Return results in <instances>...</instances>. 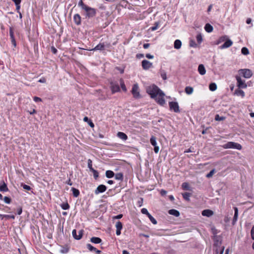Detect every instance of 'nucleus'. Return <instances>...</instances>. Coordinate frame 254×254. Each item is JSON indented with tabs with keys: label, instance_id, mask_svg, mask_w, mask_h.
<instances>
[{
	"label": "nucleus",
	"instance_id": "f257e3e1",
	"mask_svg": "<svg viewBox=\"0 0 254 254\" xmlns=\"http://www.w3.org/2000/svg\"><path fill=\"white\" fill-rule=\"evenodd\" d=\"M147 93L160 105L165 104V93L155 84H153L146 88Z\"/></svg>",
	"mask_w": 254,
	"mask_h": 254
},
{
	"label": "nucleus",
	"instance_id": "f03ea898",
	"mask_svg": "<svg viewBox=\"0 0 254 254\" xmlns=\"http://www.w3.org/2000/svg\"><path fill=\"white\" fill-rule=\"evenodd\" d=\"M86 11L85 14L86 18H91L95 16L97 13V9L94 8H92L88 6L85 9H84Z\"/></svg>",
	"mask_w": 254,
	"mask_h": 254
},
{
	"label": "nucleus",
	"instance_id": "7ed1b4c3",
	"mask_svg": "<svg viewBox=\"0 0 254 254\" xmlns=\"http://www.w3.org/2000/svg\"><path fill=\"white\" fill-rule=\"evenodd\" d=\"M224 148H234L238 150H241L242 149V145L236 142L229 141L224 144L223 146Z\"/></svg>",
	"mask_w": 254,
	"mask_h": 254
},
{
	"label": "nucleus",
	"instance_id": "20e7f679",
	"mask_svg": "<svg viewBox=\"0 0 254 254\" xmlns=\"http://www.w3.org/2000/svg\"><path fill=\"white\" fill-rule=\"evenodd\" d=\"M131 92L134 98L139 99L141 98V95L139 92V87L137 84L133 85Z\"/></svg>",
	"mask_w": 254,
	"mask_h": 254
},
{
	"label": "nucleus",
	"instance_id": "39448f33",
	"mask_svg": "<svg viewBox=\"0 0 254 254\" xmlns=\"http://www.w3.org/2000/svg\"><path fill=\"white\" fill-rule=\"evenodd\" d=\"M239 73L240 75L245 78H250L253 75L252 71L249 69H241L239 70Z\"/></svg>",
	"mask_w": 254,
	"mask_h": 254
},
{
	"label": "nucleus",
	"instance_id": "423d86ee",
	"mask_svg": "<svg viewBox=\"0 0 254 254\" xmlns=\"http://www.w3.org/2000/svg\"><path fill=\"white\" fill-rule=\"evenodd\" d=\"M170 110L175 113H180V110L179 104L177 102L171 101L169 102Z\"/></svg>",
	"mask_w": 254,
	"mask_h": 254
},
{
	"label": "nucleus",
	"instance_id": "0eeeda50",
	"mask_svg": "<svg viewBox=\"0 0 254 254\" xmlns=\"http://www.w3.org/2000/svg\"><path fill=\"white\" fill-rule=\"evenodd\" d=\"M83 233L84 230L83 229H81L78 232V235H77L76 230L75 229H74L72 230V235L74 239L79 240L82 238Z\"/></svg>",
	"mask_w": 254,
	"mask_h": 254
},
{
	"label": "nucleus",
	"instance_id": "6e6552de",
	"mask_svg": "<svg viewBox=\"0 0 254 254\" xmlns=\"http://www.w3.org/2000/svg\"><path fill=\"white\" fill-rule=\"evenodd\" d=\"M110 47H111L110 43H107L106 44H105L104 43H100L94 48H93L92 49V50H93V51H97V50L103 51L105 49V47L110 48Z\"/></svg>",
	"mask_w": 254,
	"mask_h": 254
},
{
	"label": "nucleus",
	"instance_id": "1a4fd4ad",
	"mask_svg": "<svg viewBox=\"0 0 254 254\" xmlns=\"http://www.w3.org/2000/svg\"><path fill=\"white\" fill-rule=\"evenodd\" d=\"M9 36L12 45L14 46V47H16V42L14 35V30L12 27H10L9 28Z\"/></svg>",
	"mask_w": 254,
	"mask_h": 254
},
{
	"label": "nucleus",
	"instance_id": "9d476101",
	"mask_svg": "<svg viewBox=\"0 0 254 254\" xmlns=\"http://www.w3.org/2000/svg\"><path fill=\"white\" fill-rule=\"evenodd\" d=\"M236 78L237 81V85L239 88H244L247 87L245 81H243L240 76L237 75Z\"/></svg>",
	"mask_w": 254,
	"mask_h": 254
},
{
	"label": "nucleus",
	"instance_id": "9b49d317",
	"mask_svg": "<svg viewBox=\"0 0 254 254\" xmlns=\"http://www.w3.org/2000/svg\"><path fill=\"white\" fill-rule=\"evenodd\" d=\"M141 65L143 69L147 70L152 67V64L146 60H144L141 62Z\"/></svg>",
	"mask_w": 254,
	"mask_h": 254
},
{
	"label": "nucleus",
	"instance_id": "f8f14e48",
	"mask_svg": "<svg viewBox=\"0 0 254 254\" xmlns=\"http://www.w3.org/2000/svg\"><path fill=\"white\" fill-rule=\"evenodd\" d=\"M107 190V187L104 185H100L95 190V193L97 194L99 193L105 192Z\"/></svg>",
	"mask_w": 254,
	"mask_h": 254
},
{
	"label": "nucleus",
	"instance_id": "ddd939ff",
	"mask_svg": "<svg viewBox=\"0 0 254 254\" xmlns=\"http://www.w3.org/2000/svg\"><path fill=\"white\" fill-rule=\"evenodd\" d=\"M225 41V43L220 46V49H223L228 48L231 47L233 44V42L228 38Z\"/></svg>",
	"mask_w": 254,
	"mask_h": 254
},
{
	"label": "nucleus",
	"instance_id": "4468645a",
	"mask_svg": "<svg viewBox=\"0 0 254 254\" xmlns=\"http://www.w3.org/2000/svg\"><path fill=\"white\" fill-rule=\"evenodd\" d=\"M73 21L76 25H80L81 23V17L80 15L76 13L73 16Z\"/></svg>",
	"mask_w": 254,
	"mask_h": 254
},
{
	"label": "nucleus",
	"instance_id": "2eb2a0df",
	"mask_svg": "<svg viewBox=\"0 0 254 254\" xmlns=\"http://www.w3.org/2000/svg\"><path fill=\"white\" fill-rule=\"evenodd\" d=\"M111 89L113 94L119 92L120 90L119 85L118 84H114L113 83H111Z\"/></svg>",
	"mask_w": 254,
	"mask_h": 254
},
{
	"label": "nucleus",
	"instance_id": "dca6fc26",
	"mask_svg": "<svg viewBox=\"0 0 254 254\" xmlns=\"http://www.w3.org/2000/svg\"><path fill=\"white\" fill-rule=\"evenodd\" d=\"M201 214H202V215L203 216H206V217H209L213 215L214 212L211 210L205 209L202 211Z\"/></svg>",
	"mask_w": 254,
	"mask_h": 254
},
{
	"label": "nucleus",
	"instance_id": "f3484780",
	"mask_svg": "<svg viewBox=\"0 0 254 254\" xmlns=\"http://www.w3.org/2000/svg\"><path fill=\"white\" fill-rule=\"evenodd\" d=\"M234 209V215L233 218L232 224L233 225H234L237 221L238 217V209L237 207H235Z\"/></svg>",
	"mask_w": 254,
	"mask_h": 254
},
{
	"label": "nucleus",
	"instance_id": "a211bd4d",
	"mask_svg": "<svg viewBox=\"0 0 254 254\" xmlns=\"http://www.w3.org/2000/svg\"><path fill=\"white\" fill-rule=\"evenodd\" d=\"M213 240H214V245L215 246H218L219 245H221V239L220 238V237L219 236H214V238H213Z\"/></svg>",
	"mask_w": 254,
	"mask_h": 254
},
{
	"label": "nucleus",
	"instance_id": "6ab92c4d",
	"mask_svg": "<svg viewBox=\"0 0 254 254\" xmlns=\"http://www.w3.org/2000/svg\"><path fill=\"white\" fill-rule=\"evenodd\" d=\"M198 71L200 74L203 75L205 74L206 70L204 66L202 64H200L198 65Z\"/></svg>",
	"mask_w": 254,
	"mask_h": 254
},
{
	"label": "nucleus",
	"instance_id": "aec40b11",
	"mask_svg": "<svg viewBox=\"0 0 254 254\" xmlns=\"http://www.w3.org/2000/svg\"><path fill=\"white\" fill-rule=\"evenodd\" d=\"M168 213L169 214L174 215L176 217H179L180 215V212L178 210L174 209L169 210L168 211Z\"/></svg>",
	"mask_w": 254,
	"mask_h": 254
},
{
	"label": "nucleus",
	"instance_id": "412c9836",
	"mask_svg": "<svg viewBox=\"0 0 254 254\" xmlns=\"http://www.w3.org/2000/svg\"><path fill=\"white\" fill-rule=\"evenodd\" d=\"M234 94L237 96H241L242 97H244L245 96L244 92L239 88L235 90Z\"/></svg>",
	"mask_w": 254,
	"mask_h": 254
},
{
	"label": "nucleus",
	"instance_id": "4be33fe9",
	"mask_svg": "<svg viewBox=\"0 0 254 254\" xmlns=\"http://www.w3.org/2000/svg\"><path fill=\"white\" fill-rule=\"evenodd\" d=\"M117 136L123 140H126L127 139V135L123 132H118L117 133Z\"/></svg>",
	"mask_w": 254,
	"mask_h": 254
},
{
	"label": "nucleus",
	"instance_id": "5701e85b",
	"mask_svg": "<svg viewBox=\"0 0 254 254\" xmlns=\"http://www.w3.org/2000/svg\"><path fill=\"white\" fill-rule=\"evenodd\" d=\"M90 242L94 244H100L102 242V240L99 237H93L90 239Z\"/></svg>",
	"mask_w": 254,
	"mask_h": 254
},
{
	"label": "nucleus",
	"instance_id": "b1692460",
	"mask_svg": "<svg viewBox=\"0 0 254 254\" xmlns=\"http://www.w3.org/2000/svg\"><path fill=\"white\" fill-rule=\"evenodd\" d=\"M182 46V42L180 40H176L174 42V48L176 49H180Z\"/></svg>",
	"mask_w": 254,
	"mask_h": 254
},
{
	"label": "nucleus",
	"instance_id": "393cba45",
	"mask_svg": "<svg viewBox=\"0 0 254 254\" xmlns=\"http://www.w3.org/2000/svg\"><path fill=\"white\" fill-rule=\"evenodd\" d=\"M204 29H205V30L206 32H207L208 33H210V32H211L213 31V27L209 23H207V24H205V25L204 26Z\"/></svg>",
	"mask_w": 254,
	"mask_h": 254
},
{
	"label": "nucleus",
	"instance_id": "a878e982",
	"mask_svg": "<svg viewBox=\"0 0 254 254\" xmlns=\"http://www.w3.org/2000/svg\"><path fill=\"white\" fill-rule=\"evenodd\" d=\"M71 190L72 192V194L74 197H77L79 195L80 191L78 189L75 188H71Z\"/></svg>",
	"mask_w": 254,
	"mask_h": 254
},
{
	"label": "nucleus",
	"instance_id": "bb28decb",
	"mask_svg": "<svg viewBox=\"0 0 254 254\" xmlns=\"http://www.w3.org/2000/svg\"><path fill=\"white\" fill-rule=\"evenodd\" d=\"M191 193L188 192H186L183 193L182 194V195H183V197L184 199H185L186 200L188 201H190V197L191 196Z\"/></svg>",
	"mask_w": 254,
	"mask_h": 254
},
{
	"label": "nucleus",
	"instance_id": "cd10ccee",
	"mask_svg": "<svg viewBox=\"0 0 254 254\" xmlns=\"http://www.w3.org/2000/svg\"><path fill=\"white\" fill-rule=\"evenodd\" d=\"M115 176V173L111 170H107L106 172V176L108 178H112Z\"/></svg>",
	"mask_w": 254,
	"mask_h": 254
},
{
	"label": "nucleus",
	"instance_id": "c85d7f7f",
	"mask_svg": "<svg viewBox=\"0 0 254 254\" xmlns=\"http://www.w3.org/2000/svg\"><path fill=\"white\" fill-rule=\"evenodd\" d=\"M83 121L84 122H87L88 125L91 127H94V124L92 122V121L89 119L87 117H85L83 118Z\"/></svg>",
	"mask_w": 254,
	"mask_h": 254
},
{
	"label": "nucleus",
	"instance_id": "c756f323",
	"mask_svg": "<svg viewBox=\"0 0 254 254\" xmlns=\"http://www.w3.org/2000/svg\"><path fill=\"white\" fill-rule=\"evenodd\" d=\"M8 190V189L7 187L6 184L3 182V184L0 186V191L5 192Z\"/></svg>",
	"mask_w": 254,
	"mask_h": 254
},
{
	"label": "nucleus",
	"instance_id": "7c9ffc66",
	"mask_svg": "<svg viewBox=\"0 0 254 254\" xmlns=\"http://www.w3.org/2000/svg\"><path fill=\"white\" fill-rule=\"evenodd\" d=\"M185 91L187 94L190 95V94H191L193 92V89L192 87L187 86L185 88Z\"/></svg>",
	"mask_w": 254,
	"mask_h": 254
},
{
	"label": "nucleus",
	"instance_id": "2f4dec72",
	"mask_svg": "<svg viewBox=\"0 0 254 254\" xmlns=\"http://www.w3.org/2000/svg\"><path fill=\"white\" fill-rule=\"evenodd\" d=\"M115 177L116 180L123 181L124 179L123 174L119 173L115 175Z\"/></svg>",
	"mask_w": 254,
	"mask_h": 254
},
{
	"label": "nucleus",
	"instance_id": "473e14b6",
	"mask_svg": "<svg viewBox=\"0 0 254 254\" xmlns=\"http://www.w3.org/2000/svg\"><path fill=\"white\" fill-rule=\"evenodd\" d=\"M165 249L166 250V252L167 254H176V251L174 250L171 249L170 247H166Z\"/></svg>",
	"mask_w": 254,
	"mask_h": 254
},
{
	"label": "nucleus",
	"instance_id": "72a5a7b5",
	"mask_svg": "<svg viewBox=\"0 0 254 254\" xmlns=\"http://www.w3.org/2000/svg\"><path fill=\"white\" fill-rule=\"evenodd\" d=\"M60 206L64 210H67L70 207L69 204L67 202L62 203Z\"/></svg>",
	"mask_w": 254,
	"mask_h": 254
},
{
	"label": "nucleus",
	"instance_id": "f704fd0d",
	"mask_svg": "<svg viewBox=\"0 0 254 254\" xmlns=\"http://www.w3.org/2000/svg\"><path fill=\"white\" fill-rule=\"evenodd\" d=\"M227 38L226 36H221L219 38V39L217 41L216 44L218 45L220 43L225 41Z\"/></svg>",
	"mask_w": 254,
	"mask_h": 254
},
{
	"label": "nucleus",
	"instance_id": "c9c22d12",
	"mask_svg": "<svg viewBox=\"0 0 254 254\" xmlns=\"http://www.w3.org/2000/svg\"><path fill=\"white\" fill-rule=\"evenodd\" d=\"M209 90L214 91L217 89V85L215 83H211L209 85Z\"/></svg>",
	"mask_w": 254,
	"mask_h": 254
},
{
	"label": "nucleus",
	"instance_id": "e433bc0d",
	"mask_svg": "<svg viewBox=\"0 0 254 254\" xmlns=\"http://www.w3.org/2000/svg\"><path fill=\"white\" fill-rule=\"evenodd\" d=\"M78 5L79 6L81 7V9H82L83 10L84 9H85L88 6V5H86L83 2V0H80V1H79V2L78 3Z\"/></svg>",
	"mask_w": 254,
	"mask_h": 254
},
{
	"label": "nucleus",
	"instance_id": "4c0bfd02",
	"mask_svg": "<svg viewBox=\"0 0 254 254\" xmlns=\"http://www.w3.org/2000/svg\"><path fill=\"white\" fill-rule=\"evenodd\" d=\"M226 118L223 116H220L218 114H216L215 116V120L217 121H221L225 120Z\"/></svg>",
	"mask_w": 254,
	"mask_h": 254
},
{
	"label": "nucleus",
	"instance_id": "58836bf2",
	"mask_svg": "<svg viewBox=\"0 0 254 254\" xmlns=\"http://www.w3.org/2000/svg\"><path fill=\"white\" fill-rule=\"evenodd\" d=\"M87 248L90 251V252H94L97 249L96 248L92 246L90 244H87L86 245Z\"/></svg>",
	"mask_w": 254,
	"mask_h": 254
},
{
	"label": "nucleus",
	"instance_id": "ea45409f",
	"mask_svg": "<svg viewBox=\"0 0 254 254\" xmlns=\"http://www.w3.org/2000/svg\"><path fill=\"white\" fill-rule=\"evenodd\" d=\"M147 217L149 218L150 221L153 224H157V222L156 220L150 214H149L148 215Z\"/></svg>",
	"mask_w": 254,
	"mask_h": 254
},
{
	"label": "nucleus",
	"instance_id": "a19ab883",
	"mask_svg": "<svg viewBox=\"0 0 254 254\" xmlns=\"http://www.w3.org/2000/svg\"><path fill=\"white\" fill-rule=\"evenodd\" d=\"M120 82L121 87L122 89H123V91L126 92L127 91V88H126V85L125 84L124 80L121 78L120 80Z\"/></svg>",
	"mask_w": 254,
	"mask_h": 254
},
{
	"label": "nucleus",
	"instance_id": "79ce46f5",
	"mask_svg": "<svg viewBox=\"0 0 254 254\" xmlns=\"http://www.w3.org/2000/svg\"><path fill=\"white\" fill-rule=\"evenodd\" d=\"M182 188L185 190H190L189 184L188 183L185 182L182 184Z\"/></svg>",
	"mask_w": 254,
	"mask_h": 254
},
{
	"label": "nucleus",
	"instance_id": "37998d69",
	"mask_svg": "<svg viewBox=\"0 0 254 254\" xmlns=\"http://www.w3.org/2000/svg\"><path fill=\"white\" fill-rule=\"evenodd\" d=\"M150 141L151 145H153V146L157 145L156 137L155 136H152L150 138Z\"/></svg>",
	"mask_w": 254,
	"mask_h": 254
},
{
	"label": "nucleus",
	"instance_id": "c03bdc74",
	"mask_svg": "<svg viewBox=\"0 0 254 254\" xmlns=\"http://www.w3.org/2000/svg\"><path fill=\"white\" fill-rule=\"evenodd\" d=\"M196 38L198 44H200L202 42V37L200 33L196 35Z\"/></svg>",
	"mask_w": 254,
	"mask_h": 254
},
{
	"label": "nucleus",
	"instance_id": "a18cd8bd",
	"mask_svg": "<svg viewBox=\"0 0 254 254\" xmlns=\"http://www.w3.org/2000/svg\"><path fill=\"white\" fill-rule=\"evenodd\" d=\"M241 52H242V54L244 55H247L249 53V50L246 47L242 48V49L241 50Z\"/></svg>",
	"mask_w": 254,
	"mask_h": 254
},
{
	"label": "nucleus",
	"instance_id": "49530a36",
	"mask_svg": "<svg viewBox=\"0 0 254 254\" xmlns=\"http://www.w3.org/2000/svg\"><path fill=\"white\" fill-rule=\"evenodd\" d=\"M87 164H88V167L90 171H92V170L94 169L92 167V161L91 159H89L87 161Z\"/></svg>",
	"mask_w": 254,
	"mask_h": 254
},
{
	"label": "nucleus",
	"instance_id": "de8ad7c7",
	"mask_svg": "<svg viewBox=\"0 0 254 254\" xmlns=\"http://www.w3.org/2000/svg\"><path fill=\"white\" fill-rule=\"evenodd\" d=\"M60 251L62 254H65L68 252L69 248L67 247H63Z\"/></svg>",
	"mask_w": 254,
	"mask_h": 254
},
{
	"label": "nucleus",
	"instance_id": "09e8293b",
	"mask_svg": "<svg viewBox=\"0 0 254 254\" xmlns=\"http://www.w3.org/2000/svg\"><path fill=\"white\" fill-rule=\"evenodd\" d=\"M159 25V22H156L154 24V25L150 28V29L152 31H155L158 28V26Z\"/></svg>",
	"mask_w": 254,
	"mask_h": 254
},
{
	"label": "nucleus",
	"instance_id": "8fccbe9b",
	"mask_svg": "<svg viewBox=\"0 0 254 254\" xmlns=\"http://www.w3.org/2000/svg\"><path fill=\"white\" fill-rule=\"evenodd\" d=\"M91 171L93 173V176H94V179L95 180L97 179V178L99 177L98 172L95 169H93Z\"/></svg>",
	"mask_w": 254,
	"mask_h": 254
},
{
	"label": "nucleus",
	"instance_id": "3c124183",
	"mask_svg": "<svg viewBox=\"0 0 254 254\" xmlns=\"http://www.w3.org/2000/svg\"><path fill=\"white\" fill-rule=\"evenodd\" d=\"M116 227L117 229H121L122 230V228H123V224H122V223L121 221H118L116 223Z\"/></svg>",
	"mask_w": 254,
	"mask_h": 254
},
{
	"label": "nucleus",
	"instance_id": "603ef678",
	"mask_svg": "<svg viewBox=\"0 0 254 254\" xmlns=\"http://www.w3.org/2000/svg\"><path fill=\"white\" fill-rule=\"evenodd\" d=\"M21 186L23 188V189L27 190H32V188L30 187V186L23 183L21 184Z\"/></svg>",
	"mask_w": 254,
	"mask_h": 254
},
{
	"label": "nucleus",
	"instance_id": "864d4df0",
	"mask_svg": "<svg viewBox=\"0 0 254 254\" xmlns=\"http://www.w3.org/2000/svg\"><path fill=\"white\" fill-rule=\"evenodd\" d=\"M3 199L4 201L7 204H9L11 202V199L9 197L4 196Z\"/></svg>",
	"mask_w": 254,
	"mask_h": 254
},
{
	"label": "nucleus",
	"instance_id": "5fc2aeb1",
	"mask_svg": "<svg viewBox=\"0 0 254 254\" xmlns=\"http://www.w3.org/2000/svg\"><path fill=\"white\" fill-rule=\"evenodd\" d=\"M215 172V170L214 169H213L212 170H211L209 172V173L206 175V177L208 178H211L213 175V174H214Z\"/></svg>",
	"mask_w": 254,
	"mask_h": 254
},
{
	"label": "nucleus",
	"instance_id": "6e6d98bb",
	"mask_svg": "<svg viewBox=\"0 0 254 254\" xmlns=\"http://www.w3.org/2000/svg\"><path fill=\"white\" fill-rule=\"evenodd\" d=\"M190 46L193 48H196L197 47V44H196L194 41L191 40L190 41Z\"/></svg>",
	"mask_w": 254,
	"mask_h": 254
},
{
	"label": "nucleus",
	"instance_id": "4d7b16f0",
	"mask_svg": "<svg viewBox=\"0 0 254 254\" xmlns=\"http://www.w3.org/2000/svg\"><path fill=\"white\" fill-rule=\"evenodd\" d=\"M141 212L142 214H145L147 216H148V215H149L150 213L148 212V210H147L146 208H143L142 209H141Z\"/></svg>",
	"mask_w": 254,
	"mask_h": 254
},
{
	"label": "nucleus",
	"instance_id": "13d9d810",
	"mask_svg": "<svg viewBox=\"0 0 254 254\" xmlns=\"http://www.w3.org/2000/svg\"><path fill=\"white\" fill-rule=\"evenodd\" d=\"M22 212V207L21 206H18L17 210V214L18 215L21 214Z\"/></svg>",
	"mask_w": 254,
	"mask_h": 254
},
{
	"label": "nucleus",
	"instance_id": "bf43d9fd",
	"mask_svg": "<svg viewBox=\"0 0 254 254\" xmlns=\"http://www.w3.org/2000/svg\"><path fill=\"white\" fill-rule=\"evenodd\" d=\"M143 199L140 197L137 201V204L139 207H141L143 204Z\"/></svg>",
	"mask_w": 254,
	"mask_h": 254
},
{
	"label": "nucleus",
	"instance_id": "052dcab7",
	"mask_svg": "<svg viewBox=\"0 0 254 254\" xmlns=\"http://www.w3.org/2000/svg\"><path fill=\"white\" fill-rule=\"evenodd\" d=\"M4 218L6 219H15V216L14 215H4Z\"/></svg>",
	"mask_w": 254,
	"mask_h": 254
},
{
	"label": "nucleus",
	"instance_id": "680f3d73",
	"mask_svg": "<svg viewBox=\"0 0 254 254\" xmlns=\"http://www.w3.org/2000/svg\"><path fill=\"white\" fill-rule=\"evenodd\" d=\"M161 76L163 80H166L167 79L166 73L165 71H161Z\"/></svg>",
	"mask_w": 254,
	"mask_h": 254
},
{
	"label": "nucleus",
	"instance_id": "e2e57ef3",
	"mask_svg": "<svg viewBox=\"0 0 254 254\" xmlns=\"http://www.w3.org/2000/svg\"><path fill=\"white\" fill-rule=\"evenodd\" d=\"M51 49V52L53 54H56L57 53L58 50H57V49L55 47L52 46Z\"/></svg>",
	"mask_w": 254,
	"mask_h": 254
},
{
	"label": "nucleus",
	"instance_id": "0e129e2a",
	"mask_svg": "<svg viewBox=\"0 0 254 254\" xmlns=\"http://www.w3.org/2000/svg\"><path fill=\"white\" fill-rule=\"evenodd\" d=\"M116 69L120 71V72L122 74L124 73V68H122L120 67L117 66L116 67Z\"/></svg>",
	"mask_w": 254,
	"mask_h": 254
},
{
	"label": "nucleus",
	"instance_id": "69168bd1",
	"mask_svg": "<svg viewBox=\"0 0 254 254\" xmlns=\"http://www.w3.org/2000/svg\"><path fill=\"white\" fill-rule=\"evenodd\" d=\"M251 237L253 240H254V226H253L252 228L251 231Z\"/></svg>",
	"mask_w": 254,
	"mask_h": 254
},
{
	"label": "nucleus",
	"instance_id": "338daca9",
	"mask_svg": "<svg viewBox=\"0 0 254 254\" xmlns=\"http://www.w3.org/2000/svg\"><path fill=\"white\" fill-rule=\"evenodd\" d=\"M33 100L36 102L42 101L41 98H40V97H36V96L34 97Z\"/></svg>",
	"mask_w": 254,
	"mask_h": 254
},
{
	"label": "nucleus",
	"instance_id": "774afa93",
	"mask_svg": "<svg viewBox=\"0 0 254 254\" xmlns=\"http://www.w3.org/2000/svg\"><path fill=\"white\" fill-rule=\"evenodd\" d=\"M159 146H157V145L155 146H154V151L155 153H157L159 151Z\"/></svg>",
	"mask_w": 254,
	"mask_h": 254
}]
</instances>
